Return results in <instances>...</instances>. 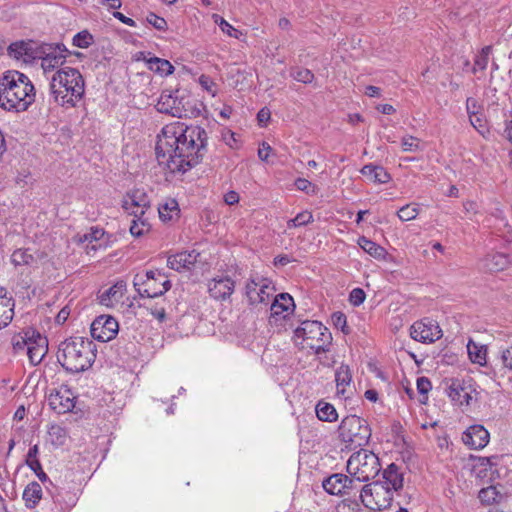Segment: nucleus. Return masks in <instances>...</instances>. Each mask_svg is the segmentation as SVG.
Listing matches in <instances>:
<instances>
[{"label":"nucleus","instance_id":"f257e3e1","mask_svg":"<svg viewBox=\"0 0 512 512\" xmlns=\"http://www.w3.org/2000/svg\"><path fill=\"white\" fill-rule=\"evenodd\" d=\"M207 140V132L200 126L167 125L158 135L157 161L171 173L183 174L202 162L207 153Z\"/></svg>","mask_w":512,"mask_h":512},{"label":"nucleus","instance_id":"f03ea898","mask_svg":"<svg viewBox=\"0 0 512 512\" xmlns=\"http://www.w3.org/2000/svg\"><path fill=\"white\" fill-rule=\"evenodd\" d=\"M35 88L25 74L7 71L0 78V107L6 111L24 112L35 102Z\"/></svg>","mask_w":512,"mask_h":512},{"label":"nucleus","instance_id":"7ed1b4c3","mask_svg":"<svg viewBox=\"0 0 512 512\" xmlns=\"http://www.w3.org/2000/svg\"><path fill=\"white\" fill-rule=\"evenodd\" d=\"M96 351V345L88 338L70 337L60 343L57 359L65 370L79 373L92 366Z\"/></svg>","mask_w":512,"mask_h":512},{"label":"nucleus","instance_id":"20e7f679","mask_svg":"<svg viewBox=\"0 0 512 512\" xmlns=\"http://www.w3.org/2000/svg\"><path fill=\"white\" fill-rule=\"evenodd\" d=\"M50 93L57 104L75 107L85 93L82 74L72 67L57 70L50 80Z\"/></svg>","mask_w":512,"mask_h":512},{"label":"nucleus","instance_id":"39448f33","mask_svg":"<svg viewBox=\"0 0 512 512\" xmlns=\"http://www.w3.org/2000/svg\"><path fill=\"white\" fill-rule=\"evenodd\" d=\"M380 470L378 456L366 449L353 453L347 461V472L357 485L374 479Z\"/></svg>","mask_w":512,"mask_h":512},{"label":"nucleus","instance_id":"423d86ee","mask_svg":"<svg viewBox=\"0 0 512 512\" xmlns=\"http://www.w3.org/2000/svg\"><path fill=\"white\" fill-rule=\"evenodd\" d=\"M338 431L341 441L350 449L365 446L371 437L367 421L356 415L343 418Z\"/></svg>","mask_w":512,"mask_h":512},{"label":"nucleus","instance_id":"0eeeda50","mask_svg":"<svg viewBox=\"0 0 512 512\" xmlns=\"http://www.w3.org/2000/svg\"><path fill=\"white\" fill-rule=\"evenodd\" d=\"M133 285L140 296L149 299L162 296L171 288L170 281L158 270L137 273L134 276Z\"/></svg>","mask_w":512,"mask_h":512},{"label":"nucleus","instance_id":"6e6552de","mask_svg":"<svg viewBox=\"0 0 512 512\" xmlns=\"http://www.w3.org/2000/svg\"><path fill=\"white\" fill-rule=\"evenodd\" d=\"M301 327L295 329L296 337H302L306 346L315 350L317 354L325 352L326 346L331 343L332 336L322 322H301Z\"/></svg>","mask_w":512,"mask_h":512},{"label":"nucleus","instance_id":"1a4fd4ad","mask_svg":"<svg viewBox=\"0 0 512 512\" xmlns=\"http://www.w3.org/2000/svg\"><path fill=\"white\" fill-rule=\"evenodd\" d=\"M245 292L250 305L260 304L267 307L273 298L275 287L271 280L257 276L247 281Z\"/></svg>","mask_w":512,"mask_h":512},{"label":"nucleus","instance_id":"9d476101","mask_svg":"<svg viewBox=\"0 0 512 512\" xmlns=\"http://www.w3.org/2000/svg\"><path fill=\"white\" fill-rule=\"evenodd\" d=\"M359 498L361 503L370 509H374V506L378 509L385 508L391 501V496L385 491V486L380 482L364 485L360 489Z\"/></svg>","mask_w":512,"mask_h":512},{"label":"nucleus","instance_id":"9b49d317","mask_svg":"<svg viewBox=\"0 0 512 512\" xmlns=\"http://www.w3.org/2000/svg\"><path fill=\"white\" fill-rule=\"evenodd\" d=\"M322 486L330 495L345 496L351 495L352 491L357 490L358 486L354 480L347 475L336 473L323 480Z\"/></svg>","mask_w":512,"mask_h":512},{"label":"nucleus","instance_id":"f8f14e48","mask_svg":"<svg viewBox=\"0 0 512 512\" xmlns=\"http://www.w3.org/2000/svg\"><path fill=\"white\" fill-rule=\"evenodd\" d=\"M156 109L160 113H165L173 117L182 118L187 116L184 99L179 98L170 90H165L156 104Z\"/></svg>","mask_w":512,"mask_h":512},{"label":"nucleus","instance_id":"ddd939ff","mask_svg":"<svg viewBox=\"0 0 512 512\" xmlns=\"http://www.w3.org/2000/svg\"><path fill=\"white\" fill-rule=\"evenodd\" d=\"M27 355L32 365H38L48 351V340L39 331L28 328Z\"/></svg>","mask_w":512,"mask_h":512},{"label":"nucleus","instance_id":"4468645a","mask_svg":"<svg viewBox=\"0 0 512 512\" xmlns=\"http://www.w3.org/2000/svg\"><path fill=\"white\" fill-rule=\"evenodd\" d=\"M75 399L73 392L67 386H62L49 394L48 404L56 413L65 414L73 410Z\"/></svg>","mask_w":512,"mask_h":512},{"label":"nucleus","instance_id":"2eb2a0df","mask_svg":"<svg viewBox=\"0 0 512 512\" xmlns=\"http://www.w3.org/2000/svg\"><path fill=\"white\" fill-rule=\"evenodd\" d=\"M410 335L418 342L433 343L442 337V329L438 322H413Z\"/></svg>","mask_w":512,"mask_h":512},{"label":"nucleus","instance_id":"dca6fc26","mask_svg":"<svg viewBox=\"0 0 512 512\" xmlns=\"http://www.w3.org/2000/svg\"><path fill=\"white\" fill-rule=\"evenodd\" d=\"M447 393L451 401L460 406H469L476 391L470 384L459 379H452L448 386Z\"/></svg>","mask_w":512,"mask_h":512},{"label":"nucleus","instance_id":"f3484780","mask_svg":"<svg viewBox=\"0 0 512 512\" xmlns=\"http://www.w3.org/2000/svg\"><path fill=\"white\" fill-rule=\"evenodd\" d=\"M489 439V432L479 424L468 427L462 435L463 443L474 450L483 449L489 443Z\"/></svg>","mask_w":512,"mask_h":512},{"label":"nucleus","instance_id":"a211bd4d","mask_svg":"<svg viewBox=\"0 0 512 512\" xmlns=\"http://www.w3.org/2000/svg\"><path fill=\"white\" fill-rule=\"evenodd\" d=\"M119 322H91V336L101 342H108L116 337Z\"/></svg>","mask_w":512,"mask_h":512},{"label":"nucleus","instance_id":"6ab92c4d","mask_svg":"<svg viewBox=\"0 0 512 512\" xmlns=\"http://www.w3.org/2000/svg\"><path fill=\"white\" fill-rule=\"evenodd\" d=\"M271 316L276 317L283 314V319L292 313L295 309V303L292 296L288 293H280L273 298L269 304Z\"/></svg>","mask_w":512,"mask_h":512},{"label":"nucleus","instance_id":"aec40b11","mask_svg":"<svg viewBox=\"0 0 512 512\" xmlns=\"http://www.w3.org/2000/svg\"><path fill=\"white\" fill-rule=\"evenodd\" d=\"M210 296L216 300H225L234 291V281L229 277L213 279L208 285Z\"/></svg>","mask_w":512,"mask_h":512},{"label":"nucleus","instance_id":"412c9836","mask_svg":"<svg viewBox=\"0 0 512 512\" xmlns=\"http://www.w3.org/2000/svg\"><path fill=\"white\" fill-rule=\"evenodd\" d=\"M383 478L385 486V491L389 493L392 497L391 490L398 491L403 487V474L399 471V467L391 463L388 467L383 471Z\"/></svg>","mask_w":512,"mask_h":512},{"label":"nucleus","instance_id":"4be33fe9","mask_svg":"<svg viewBox=\"0 0 512 512\" xmlns=\"http://www.w3.org/2000/svg\"><path fill=\"white\" fill-rule=\"evenodd\" d=\"M198 253L195 251L187 252L183 251L174 255H171L167 259V266L170 269L181 271L183 269H189L190 266L194 265L197 261Z\"/></svg>","mask_w":512,"mask_h":512},{"label":"nucleus","instance_id":"5701e85b","mask_svg":"<svg viewBox=\"0 0 512 512\" xmlns=\"http://www.w3.org/2000/svg\"><path fill=\"white\" fill-rule=\"evenodd\" d=\"M8 53L11 57L24 62H29L37 58V53L33 49L32 42L18 41L8 46Z\"/></svg>","mask_w":512,"mask_h":512},{"label":"nucleus","instance_id":"b1692460","mask_svg":"<svg viewBox=\"0 0 512 512\" xmlns=\"http://www.w3.org/2000/svg\"><path fill=\"white\" fill-rule=\"evenodd\" d=\"M136 206L141 209L150 208L149 197L142 189H134L123 198L122 208L124 210L134 209Z\"/></svg>","mask_w":512,"mask_h":512},{"label":"nucleus","instance_id":"393cba45","mask_svg":"<svg viewBox=\"0 0 512 512\" xmlns=\"http://www.w3.org/2000/svg\"><path fill=\"white\" fill-rule=\"evenodd\" d=\"M126 291V284L124 281H118L110 288L106 289L99 295L100 304L107 307H112L115 303L122 300Z\"/></svg>","mask_w":512,"mask_h":512},{"label":"nucleus","instance_id":"a878e982","mask_svg":"<svg viewBox=\"0 0 512 512\" xmlns=\"http://www.w3.org/2000/svg\"><path fill=\"white\" fill-rule=\"evenodd\" d=\"M510 262V256L503 253H493L482 260V268L489 272H498L506 269Z\"/></svg>","mask_w":512,"mask_h":512},{"label":"nucleus","instance_id":"bb28decb","mask_svg":"<svg viewBox=\"0 0 512 512\" xmlns=\"http://www.w3.org/2000/svg\"><path fill=\"white\" fill-rule=\"evenodd\" d=\"M42 53L44 56L37 55V57L41 58V67L45 73L51 72L65 63V54L49 51L45 47H42Z\"/></svg>","mask_w":512,"mask_h":512},{"label":"nucleus","instance_id":"cd10ccee","mask_svg":"<svg viewBox=\"0 0 512 512\" xmlns=\"http://www.w3.org/2000/svg\"><path fill=\"white\" fill-rule=\"evenodd\" d=\"M335 381L337 387V394L346 396L347 388L350 387L352 382V373L348 365L341 364L335 372Z\"/></svg>","mask_w":512,"mask_h":512},{"label":"nucleus","instance_id":"c85d7f7f","mask_svg":"<svg viewBox=\"0 0 512 512\" xmlns=\"http://www.w3.org/2000/svg\"><path fill=\"white\" fill-rule=\"evenodd\" d=\"M362 175L375 183H387L390 180L389 173L382 167L374 164H367L361 169Z\"/></svg>","mask_w":512,"mask_h":512},{"label":"nucleus","instance_id":"c756f323","mask_svg":"<svg viewBox=\"0 0 512 512\" xmlns=\"http://www.w3.org/2000/svg\"><path fill=\"white\" fill-rule=\"evenodd\" d=\"M27 508H34L42 498V488L39 483L31 482L26 486L22 496Z\"/></svg>","mask_w":512,"mask_h":512},{"label":"nucleus","instance_id":"7c9ffc66","mask_svg":"<svg viewBox=\"0 0 512 512\" xmlns=\"http://www.w3.org/2000/svg\"><path fill=\"white\" fill-rule=\"evenodd\" d=\"M358 245L370 256L375 259L382 260L385 259L387 251L384 247L378 245L372 240L362 236L358 239Z\"/></svg>","mask_w":512,"mask_h":512},{"label":"nucleus","instance_id":"2f4dec72","mask_svg":"<svg viewBox=\"0 0 512 512\" xmlns=\"http://www.w3.org/2000/svg\"><path fill=\"white\" fill-rule=\"evenodd\" d=\"M146 63L150 70L162 76H168L173 74L174 72L173 65L166 59H162L159 57H151L146 60Z\"/></svg>","mask_w":512,"mask_h":512},{"label":"nucleus","instance_id":"473e14b6","mask_svg":"<svg viewBox=\"0 0 512 512\" xmlns=\"http://www.w3.org/2000/svg\"><path fill=\"white\" fill-rule=\"evenodd\" d=\"M316 414L319 420L326 422H334L338 418L335 407L322 400L316 405Z\"/></svg>","mask_w":512,"mask_h":512},{"label":"nucleus","instance_id":"72a5a7b5","mask_svg":"<svg viewBox=\"0 0 512 512\" xmlns=\"http://www.w3.org/2000/svg\"><path fill=\"white\" fill-rule=\"evenodd\" d=\"M478 497L482 504L493 505L499 503L502 500L503 495L495 486H488L479 491Z\"/></svg>","mask_w":512,"mask_h":512},{"label":"nucleus","instance_id":"f704fd0d","mask_svg":"<svg viewBox=\"0 0 512 512\" xmlns=\"http://www.w3.org/2000/svg\"><path fill=\"white\" fill-rule=\"evenodd\" d=\"M159 217L163 221H169L173 218V215H177L179 212L178 203L175 199H169L164 204H161L158 208Z\"/></svg>","mask_w":512,"mask_h":512},{"label":"nucleus","instance_id":"c9c22d12","mask_svg":"<svg viewBox=\"0 0 512 512\" xmlns=\"http://www.w3.org/2000/svg\"><path fill=\"white\" fill-rule=\"evenodd\" d=\"M469 357L473 363L484 365L486 363V349L477 346L473 341L467 344Z\"/></svg>","mask_w":512,"mask_h":512},{"label":"nucleus","instance_id":"e433bc0d","mask_svg":"<svg viewBox=\"0 0 512 512\" xmlns=\"http://www.w3.org/2000/svg\"><path fill=\"white\" fill-rule=\"evenodd\" d=\"M11 261L15 266L31 265L34 263V257L26 249H17L11 255Z\"/></svg>","mask_w":512,"mask_h":512},{"label":"nucleus","instance_id":"4c0bfd02","mask_svg":"<svg viewBox=\"0 0 512 512\" xmlns=\"http://www.w3.org/2000/svg\"><path fill=\"white\" fill-rule=\"evenodd\" d=\"M491 50H492L491 46H485L481 49L479 54L476 55V57L474 59V67L472 69L473 73H476L477 69L485 70L487 68Z\"/></svg>","mask_w":512,"mask_h":512},{"label":"nucleus","instance_id":"58836bf2","mask_svg":"<svg viewBox=\"0 0 512 512\" xmlns=\"http://www.w3.org/2000/svg\"><path fill=\"white\" fill-rule=\"evenodd\" d=\"M93 42V35L88 30L78 32L72 40L74 46L82 49L88 48Z\"/></svg>","mask_w":512,"mask_h":512},{"label":"nucleus","instance_id":"ea45409f","mask_svg":"<svg viewBox=\"0 0 512 512\" xmlns=\"http://www.w3.org/2000/svg\"><path fill=\"white\" fill-rule=\"evenodd\" d=\"M313 221V215L309 211H303L298 213L293 219L287 222L289 229L305 226Z\"/></svg>","mask_w":512,"mask_h":512},{"label":"nucleus","instance_id":"a19ab883","mask_svg":"<svg viewBox=\"0 0 512 512\" xmlns=\"http://www.w3.org/2000/svg\"><path fill=\"white\" fill-rule=\"evenodd\" d=\"M419 214V208L417 204H407L401 207L397 215L401 221H410L415 219Z\"/></svg>","mask_w":512,"mask_h":512},{"label":"nucleus","instance_id":"79ce46f5","mask_svg":"<svg viewBox=\"0 0 512 512\" xmlns=\"http://www.w3.org/2000/svg\"><path fill=\"white\" fill-rule=\"evenodd\" d=\"M290 76L301 83L310 84L314 80V74L307 68H295L290 72Z\"/></svg>","mask_w":512,"mask_h":512},{"label":"nucleus","instance_id":"37998d69","mask_svg":"<svg viewBox=\"0 0 512 512\" xmlns=\"http://www.w3.org/2000/svg\"><path fill=\"white\" fill-rule=\"evenodd\" d=\"M337 512H360L361 505L358 500L345 498L337 506Z\"/></svg>","mask_w":512,"mask_h":512},{"label":"nucleus","instance_id":"c03bdc74","mask_svg":"<svg viewBox=\"0 0 512 512\" xmlns=\"http://www.w3.org/2000/svg\"><path fill=\"white\" fill-rule=\"evenodd\" d=\"M150 225L146 219H133L130 226V233L134 237H140L148 232Z\"/></svg>","mask_w":512,"mask_h":512},{"label":"nucleus","instance_id":"a18cd8bd","mask_svg":"<svg viewBox=\"0 0 512 512\" xmlns=\"http://www.w3.org/2000/svg\"><path fill=\"white\" fill-rule=\"evenodd\" d=\"M213 19H214V22L219 25V27L221 28V30L224 33L228 34L229 36L238 38V35H237L238 31L231 24H229L226 20H224L221 16L214 14Z\"/></svg>","mask_w":512,"mask_h":512},{"label":"nucleus","instance_id":"49530a36","mask_svg":"<svg viewBox=\"0 0 512 512\" xmlns=\"http://www.w3.org/2000/svg\"><path fill=\"white\" fill-rule=\"evenodd\" d=\"M401 146L405 152L417 151L420 148V140L413 136H406L402 138Z\"/></svg>","mask_w":512,"mask_h":512},{"label":"nucleus","instance_id":"de8ad7c7","mask_svg":"<svg viewBox=\"0 0 512 512\" xmlns=\"http://www.w3.org/2000/svg\"><path fill=\"white\" fill-rule=\"evenodd\" d=\"M146 21L159 31H164L167 29L166 20L163 17H160L153 12H151L147 15Z\"/></svg>","mask_w":512,"mask_h":512},{"label":"nucleus","instance_id":"09e8293b","mask_svg":"<svg viewBox=\"0 0 512 512\" xmlns=\"http://www.w3.org/2000/svg\"><path fill=\"white\" fill-rule=\"evenodd\" d=\"M30 338L27 334V329L23 330L22 332L18 333L12 338V344L15 350H22L24 348L27 349V341Z\"/></svg>","mask_w":512,"mask_h":512},{"label":"nucleus","instance_id":"8fccbe9b","mask_svg":"<svg viewBox=\"0 0 512 512\" xmlns=\"http://www.w3.org/2000/svg\"><path fill=\"white\" fill-rule=\"evenodd\" d=\"M141 312L147 311L150 312L151 316L158 320H162L165 317V309L163 307L158 306H147L146 304L139 307Z\"/></svg>","mask_w":512,"mask_h":512},{"label":"nucleus","instance_id":"3c124183","mask_svg":"<svg viewBox=\"0 0 512 512\" xmlns=\"http://www.w3.org/2000/svg\"><path fill=\"white\" fill-rule=\"evenodd\" d=\"M295 186L298 190L304 191L307 194H315L316 192L315 186L310 181L304 178H298L295 181Z\"/></svg>","mask_w":512,"mask_h":512},{"label":"nucleus","instance_id":"603ef678","mask_svg":"<svg viewBox=\"0 0 512 512\" xmlns=\"http://www.w3.org/2000/svg\"><path fill=\"white\" fill-rule=\"evenodd\" d=\"M349 300L354 306H358L364 302L365 292L361 288H354L350 292Z\"/></svg>","mask_w":512,"mask_h":512},{"label":"nucleus","instance_id":"864d4df0","mask_svg":"<svg viewBox=\"0 0 512 512\" xmlns=\"http://www.w3.org/2000/svg\"><path fill=\"white\" fill-rule=\"evenodd\" d=\"M28 467L37 475L41 482L48 480L47 474L43 471L40 461H34Z\"/></svg>","mask_w":512,"mask_h":512},{"label":"nucleus","instance_id":"5fc2aeb1","mask_svg":"<svg viewBox=\"0 0 512 512\" xmlns=\"http://www.w3.org/2000/svg\"><path fill=\"white\" fill-rule=\"evenodd\" d=\"M431 382L427 377H419L417 379V390L420 394L426 395L431 390Z\"/></svg>","mask_w":512,"mask_h":512},{"label":"nucleus","instance_id":"6e6d98bb","mask_svg":"<svg viewBox=\"0 0 512 512\" xmlns=\"http://www.w3.org/2000/svg\"><path fill=\"white\" fill-rule=\"evenodd\" d=\"M103 235V229L92 227L90 232L84 235V240L89 242L97 241L100 240L103 237Z\"/></svg>","mask_w":512,"mask_h":512},{"label":"nucleus","instance_id":"4d7b16f0","mask_svg":"<svg viewBox=\"0 0 512 512\" xmlns=\"http://www.w3.org/2000/svg\"><path fill=\"white\" fill-rule=\"evenodd\" d=\"M501 360L504 367L512 370V346L502 351Z\"/></svg>","mask_w":512,"mask_h":512},{"label":"nucleus","instance_id":"13d9d810","mask_svg":"<svg viewBox=\"0 0 512 512\" xmlns=\"http://www.w3.org/2000/svg\"><path fill=\"white\" fill-rule=\"evenodd\" d=\"M466 109L469 117L478 114L479 105L477 100L472 97L467 98Z\"/></svg>","mask_w":512,"mask_h":512},{"label":"nucleus","instance_id":"bf43d9fd","mask_svg":"<svg viewBox=\"0 0 512 512\" xmlns=\"http://www.w3.org/2000/svg\"><path fill=\"white\" fill-rule=\"evenodd\" d=\"M271 151H272L271 146L268 143L263 142L258 149V156L262 161L267 162Z\"/></svg>","mask_w":512,"mask_h":512},{"label":"nucleus","instance_id":"052dcab7","mask_svg":"<svg viewBox=\"0 0 512 512\" xmlns=\"http://www.w3.org/2000/svg\"><path fill=\"white\" fill-rule=\"evenodd\" d=\"M271 116L270 110L266 107L259 110L257 113V120L259 122V125L265 126L267 122L269 121Z\"/></svg>","mask_w":512,"mask_h":512},{"label":"nucleus","instance_id":"680f3d73","mask_svg":"<svg viewBox=\"0 0 512 512\" xmlns=\"http://www.w3.org/2000/svg\"><path fill=\"white\" fill-rule=\"evenodd\" d=\"M47 50L49 51H56V53H61V54H65L66 57L68 56V54H71V51H69L64 44H61V43H57L55 45H52V44H47L44 46Z\"/></svg>","mask_w":512,"mask_h":512},{"label":"nucleus","instance_id":"e2e57ef3","mask_svg":"<svg viewBox=\"0 0 512 512\" xmlns=\"http://www.w3.org/2000/svg\"><path fill=\"white\" fill-rule=\"evenodd\" d=\"M199 83L206 91L214 93L213 87L215 86V83L208 76L201 75L199 77Z\"/></svg>","mask_w":512,"mask_h":512},{"label":"nucleus","instance_id":"0e129e2a","mask_svg":"<svg viewBox=\"0 0 512 512\" xmlns=\"http://www.w3.org/2000/svg\"><path fill=\"white\" fill-rule=\"evenodd\" d=\"M38 452H39L38 445H34L29 449L27 456H26L27 466L31 465L32 462H34V461H39L37 458Z\"/></svg>","mask_w":512,"mask_h":512},{"label":"nucleus","instance_id":"69168bd1","mask_svg":"<svg viewBox=\"0 0 512 512\" xmlns=\"http://www.w3.org/2000/svg\"><path fill=\"white\" fill-rule=\"evenodd\" d=\"M113 16L116 19H118L120 22H122L123 24H126L128 26L133 27L136 25L135 21L132 18L125 16L121 12L115 11V12H113Z\"/></svg>","mask_w":512,"mask_h":512},{"label":"nucleus","instance_id":"338daca9","mask_svg":"<svg viewBox=\"0 0 512 512\" xmlns=\"http://www.w3.org/2000/svg\"><path fill=\"white\" fill-rule=\"evenodd\" d=\"M224 201L228 205H234L239 201V195L235 191H229L224 195Z\"/></svg>","mask_w":512,"mask_h":512},{"label":"nucleus","instance_id":"774afa93","mask_svg":"<svg viewBox=\"0 0 512 512\" xmlns=\"http://www.w3.org/2000/svg\"><path fill=\"white\" fill-rule=\"evenodd\" d=\"M99 3L114 10L119 9L122 6L121 0H100Z\"/></svg>","mask_w":512,"mask_h":512}]
</instances>
